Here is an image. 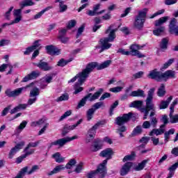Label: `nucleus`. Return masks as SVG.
I'll use <instances>...</instances> for the list:
<instances>
[{"label":"nucleus","instance_id":"54","mask_svg":"<svg viewBox=\"0 0 178 178\" xmlns=\"http://www.w3.org/2000/svg\"><path fill=\"white\" fill-rule=\"evenodd\" d=\"M69 62H72V60H65L63 58H61L57 63V66H60L61 67H63V66H66Z\"/></svg>","mask_w":178,"mask_h":178},{"label":"nucleus","instance_id":"34","mask_svg":"<svg viewBox=\"0 0 178 178\" xmlns=\"http://www.w3.org/2000/svg\"><path fill=\"white\" fill-rule=\"evenodd\" d=\"M148 163V160H143L141 163H139L138 165L134 168V170L136 172H140V170H143L145 165Z\"/></svg>","mask_w":178,"mask_h":178},{"label":"nucleus","instance_id":"36","mask_svg":"<svg viewBox=\"0 0 178 178\" xmlns=\"http://www.w3.org/2000/svg\"><path fill=\"white\" fill-rule=\"evenodd\" d=\"M81 86H83V83H76L74 86V94L76 95L77 94H79V92H81V91H83V90H84V88L81 87Z\"/></svg>","mask_w":178,"mask_h":178},{"label":"nucleus","instance_id":"59","mask_svg":"<svg viewBox=\"0 0 178 178\" xmlns=\"http://www.w3.org/2000/svg\"><path fill=\"white\" fill-rule=\"evenodd\" d=\"M170 116V123H177L178 122V115H173V114L172 115H169Z\"/></svg>","mask_w":178,"mask_h":178},{"label":"nucleus","instance_id":"39","mask_svg":"<svg viewBox=\"0 0 178 178\" xmlns=\"http://www.w3.org/2000/svg\"><path fill=\"white\" fill-rule=\"evenodd\" d=\"M136 158V152H131L129 155H127L122 159V162H127V161H134Z\"/></svg>","mask_w":178,"mask_h":178},{"label":"nucleus","instance_id":"21","mask_svg":"<svg viewBox=\"0 0 178 178\" xmlns=\"http://www.w3.org/2000/svg\"><path fill=\"white\" fill-rule=\"evenodd\" d=\"M22 8L14 10L13 15L15 18L10 22V24H17V23H20L22 20Z\"/></svg>","mask_w":178,"mask_h":178},{"label":"nucleus","instance_id":"12","mask_svg":"<svg viewBox=\"0 0 178 178\" xmlns=\"http://www.w3.org/2000/svg\"><path fill=\"white\" fill-rule=\"evenodd\" d=\"M28 87L29 86L22 87V88H17L14 90H12L10 89H7L5 91V94L9 98H16V97H19V95H22V94H23V91H26Z\"/></svg>","mask_w":178,"mask_h":178},{"label":"nucleus","instance_id":"57","mask_svg":"<svg viewBox=\"0 0 178 178\" xmlns=\"http://www.w3.org/2000/svg\"><path fill=\"white\" fill-rule=\"evenodd\" d=\"M67 33V29H60V31H58V38H60L62 37H65Z\"/></svg>","mask_w":178,"mask_h":178},{"label":"nucleus","instance_id":"26","mask_svg":"<svg viewBox=\"0 0 178 178\" xmlns=\"http://www.w3.org/2000/svg\"><path fill=\"white\" fill-rule=\"evenodd\" d=\"M169 44V39L166 38H163L160 44H159V47L160 49H161V51H163V52H165V51H166L168 49V44Z\"/></svg>","mask_w":178,"mask_h":178},{"label":"nucleus","instance_id":"44","mask_svg":"<svg viewBox=\"0 0 178 178\" xmlns=\"http://www.w3.org/2000/svg\"><path fill=\"white\" fill-rule=\"evenodd\" d=\"M83 169H84V163L80 162L78 165H76L74 172H75V173H81Z\"/></svg>","mask_w":178,"mask_h":178},{"label":"nucleus","instance_id":"15","mask_svg":"<svg viewBox=\"0 0 178 178\" xmlns=\"http://www.w3.org/2000/svg\"><path fill=\"white\" fill-rule=\"evenodd\" d=\"M105 124V122L99 121L97 122L93 127H92L88 131V134L92 140L95 137V134H97V129L99 127V126H104Z\"/></svg>","mask_w":178,"mask_h":178},{"label":"nucleus","instance_id":"61","mask_svg":"<svg viewBox=\"0 0 178 178\" xmlns=\"http://www.w3.org/2000/svg\"><path fill=\"white\" fill-rule=\"evenodd\" d=\"M12 108V106H8L6 107L1 112V116H6L8 113H9V111H10V108Z\"/></svg>","mask_w":178,"mask_h":178},{"label":"nucleus","instance_id":"13","mask_svg":"<svg viewBox=\"0 0 178 178\" xmlns=\"http://www.w3.org/2000/svg\"><path fill=\"white\" fill-rule=\"evenodd\" d=\"M133 116V113L129 112L127 114H123L122 116H119L115 118V123L118 126H123L125 123H127L130 119H131V117Z\"/></svg>","mask_w":178,"mask_h":178},{"label":"nucleus","instance_id":"45","mask_svg":"<svg viewBox=\"0 0 178 178\" xmlns=\"http://www.w3.org/2000/svg\"><path fill=\"white\" fill-rule=\"evenodd\" d=\"M45 123V119L42 118L38 121L32 122L31 124V127H37V126H41Z\"/></svg>","mask_w":178,"mask_h":178},{"label":"nucleus","instance_id":"35","mask_svg":"<svg viewBox=\"0 0 178 178\" xmlns=\"http://www.w3.org/2000/svg\"><path fill=\"white\" fill-rule=\"evenodd\" d=\"M163 33H165V26H160L153 31V34L157 37L162 35Z\"/></svg>","mask_w":178,"mask_h":178},{"label":"nucleus","instance_id":"30","mask_svg":"<svg viewBox=\"0 0 178 178\" xmlns=\"http://www.w3.org/2000/svg\"><path fill=\"white\" fill-rule=\"evenodd\" d=\"M143 102L141 100H135L129 104V108H136V109H140L143 106Z\"/></svg>","mask_w":178,"mask_h":178},{"label":"nucleus","instance_id":"46","mask_svg":"<svg viewBox=\"0 0 178 178\" xmlns=\"http://www.w3.org/2000/svg\"><path fill=\"white\" fill-rule=\"evenodd\" d=\"M62 101H69V94L64 93L56 99V102H62Z\"/></svg>","mask_w":178,"mask_h":178},{"label":"nucleus","instance_id":"19","mask_svg":"<svg viewBox=\"0 0 178 178\" xmlns=\"http://www.w3.org/2000/svg\"><path fill=\"white\" fill-rule=\"evenodd\" d=\"M177 24V19L176 18H172L169 24V32L170 34H175V35H178V26Z\"/></svg>","mask_w":178,"mask_h":178},{"label":"nucleus","instance_id":"6","mask_svg":"<svg viewBox=\"0 0 178 178\" xmlns=\"http://www.w3.org/2000/svg\"><path fill=\"white\" fill-rule=\"evenodd\" d=\"M112 155H113V150L112 148L105 149L100 152V156H102V158H106V159L104 160L102 163H100L98 166V170H99L102 175L106 173V163H108V159H112Z\"/></svg>","mask_w":178,"mask_h":178},{"label":"nucleus","instance_id":"17","mask_svg":"<svg viewBox=\"0 0 178 178\" xmlns=\"http://www.w3.org/2000/svg\"><path fill=\"white\" fill-rule=\"evenodd\" d=\"M81 123H83V119H80L74 125H65L63 129L62 136L63 137H65V136H66V134H67V133H69V131H70L72 130H74L76 129V127H77V126H79V124H81Z\"/></svg>","mask_w":178,"mask_h":178},{"label":"nucleus","instance_id":"25","mask_svg":"<svg viewBox=\"0 0 178 178\" xmlns=\"http://www.w3.org/2000/svg\"><path fill=\"white\" fill-rule=\"evenodd\" d=\"M95 175H99V178H104L106 175V173L102 174L98 170V167L96 170L91 171L90 172L88 173L87 178H94L95 177Z\"/></svg>","mask_w":178,"mask_h":178},{"label":"nucleus","instance_id":"62","mask_svg":"<svg viewBox=\"0 0 178 178\" xmlns=\"http://www.w3.org/2000/svg\"><path fill=\"white\" fill-rule=\"evenodd\" d=\"M122 90H123V87L121 86H117L115 88H110V91H111V92H120Z\"/></svg>","mask_w":178,"mask_h":178},{"label":"nucleus","instance_id":"64","mask_svg":"<svg viewBox=\"0 0 178 178\" xmlns=\"http://www.w3.org/2000/svg\"><path fill=\"white\" fill-rule=\"evenodd\" d=\"M76 26V20L72 19L68 22V25L67 26V29H73Z\"/></svg>","mask_w":178,"mask_h":178},{"label":"nucleus","instance_id":"43","mask_svg":"<svg viewBox=\"0 0 178 178\" xmlns=\"http://www.w3.org/2000/svg\"><path fill=\"white\" fill-rule=\"evenodd\" d=\"M59 6V12L60 13H63V12H66L67 10V6L65 4V1H58Z\"/></svg>","mask_w":178,"mask_h":178},{"label":"nucleus","instance_id":"3","mask_svg":"<svg viewBox=\"0 0 178 178\" xmlns=\"http://www.w3.org/2000/svg\"><path fill=\"white\" fill-rule=\"evenodd\" d=\"M40 95V89L38 88H34L30 91L29 97L30 98L28 100L27 104H19L18 106H15L14 108L10 110V115H13L17 113V112H19V111L26 109L27 108V105H33V104H35L37 102V97Z\"/></svg>","mask_w":178,"mask_h":178},{"label":"nucleus","instance_id":"1","mask_svg":"<svg viewBox=\"0 0 178 178\" xmlns=\"http://www.w3.org/2000/svg\"><path fill=\"white\" fill-rule=\"evenodd\" d=\"M147 77L152 80H156V81H168L169 79H176V71L169 70L162 72L154 69L149 72Z\"/></svg>","mask_w":178,"mask_h":178},{"label":"nucleus","instance_id":"9","mask_svg":"<svg viewBox=\"0 0 178 178\" xmlns=\"http://www.w3.org/2000/svg\"><path fill=\"white\" fill-rule=\"evenodd\" d=\"M175 129H171L168 131L165 132L164 129H154L149 132V136L151 137H152V136H161L164 133L165 141V143H168V141H169V138H170V134H175Z\"/></svg>","mask_w":178,"mask_h":178},{"label":"nucleus","instance_id":"60","mask_svg":"<svg viewBox=\"0 0 178 178\" xmlns=\"http://www.w3.org/2000/svg\"><path fill=\"white\" fill-rule=\"evenodd\" d=\"M9 44H10V40L2 39L0 40V47H5L6 45H9Z\"/></svg>","mask_w":178,"mask_h":178},{"label":"nucleus","instance_id":"20","mask_svg":"<svg viewBox=\"0 0 178 178\" xmlns=\"http://www.w3.org/2000/svg\"><path fill=\"white\" fill-rule=\"evenodd\" d=\"M45 49L49 55H59L60 54V49L53 44L46 46Z\"/></svg>","mask_w":178,"mask_h":178},{"label":"nucleus","instance_id":"31","mask_svg":"<svg viewBox=\"0 0 178 178\" xmlns=\"http://www.w3.org/2000/svg\"><path fill=\"white\" fill-rule=\"evenodd\" d=\"M131 97H142L144 98L145 97V94L144 93V90L141 89H138V90H134L131 92Z\"/></svg>","mask_w":178,"mask_h":178},{"label":"nucleus","instance_id":"14","mask_svg":"<svg viewBox=\"0 0 178 178\" xmlns=\"http://www.w3.org/2000/svg\"><path fill=\"white\" fill-rule=\"evenodd\" d=\"M129 55L132 56H138V58H145V55L142 54L138 49H141V47L138 44H131L129 47Z\"/></svg>","mask_w":178,"mask_h":178},{"label":"nucleus","instance_id":"27","mask_svg":"<svg viewBox=\"0 0 178 178\" xmlns=\"http://www.w3.org/2000/svg\"><path fill=\"white\" fill-rule=\"evenodd\" d=\"M173 99V96H170L166 101H161L160 105H159V109H166L168 106H169V104H170V102Z\"/></svg>","mask_w":178,"mask_h":178},{"label":"nucleus","instance_id":"33","mask_svg":"<svg viewBox=\"0 0 178 178\" xmlns=\"http://www.w3.org/2000/svg\"><path fill=\"white\" fill-rule=\"evenodd\" d=\"M52 158H54L57 162V163H62V162H65V157L60 156V153L56 152L52 155Z\"/></svg>","mask_w":178,"mask_h":178},{"label":"nucleus","instance_id":"58","mask_svg":"<svg viewBox=\"0 0 178 178\" xmlns=\"http://www.w3.org/2000/svg\"><path fill=\"white\" fill-rule=\"evenodd\" d=\"M70 115H72V111H66L63 115H61V117L59 119L60 122H62V120H63L64 119H66V118H67L68 116H70Z\"/></svg>","mask_w":178,"mask_h":178},{"label":"nucleus","instance_id":"40","mask_svg":"<svg viewBox=\"0 0 178 178\" xmlns=\"http://www.w3.org/2000/svg\"><path fill=\"white\" fill-rule=\"evenodd\" d=\"M102 13H105V10H102L100 12H95L94 10H88L86 12V15L88 16H98V15H102Z\"/></svg>","mask_w":178,"mask_h":178},{"label":"nucleus","instance_id":"7","mask_svg":"<svg viewBox=\"0 0 178 178\" xmlns=\"http://www.w3.org/2000/svg\"><path fill=\"white\" fill-rule=\"evenodd\" d=\"M104 92V89L99 88V90L95 94L92 95V93H89L86 96H85L78 104L76 108L80 109V108H83L84 105H86V103L87 102V99H89L90 102H92V101H95V99H98L99 97H101V94Z\"/></svg>","mask_w":178,"mask_h":178},{"label":"nucleus","instance_id":"5","mask_svg":"<svg viewBox=\"0 0 178 178\" xmlns=\"http://www.w3.org/2000/svg\"><path fill=\"white\" fill-rule=\"evenodd\" d=\"M147 13H148L147 8H144L143 10L138 11L134 22V29H135V30L138 31H143V30H144V23H145Z\"/></svg>","mask_w":178,"mask_h":178},{"label":"nucleus","instance_id":"32","mask_svg":"<svg viewBox=\"0 0 178 178\" xmlns=\"http://www.w3.org/2000/svg\"><path fill=\"white\" fill-rule=\"evenodd\" d=\"M168 19H169V17H162L158 20L155 21L154 26L156 27H160V26H162L163 23H166L168 22Z\"/></svg>","mask_w":178,"mask_h":178},{"label":"nucleus","instance_id":"11","mask_svg":"<svg viewBox=\"0 0 178 178\" xmlns=\"http://www.w3.org/2000/svg\"><path fill=\"white\" fill-rule=\"evenodd\" d=\"M79 136H74L72 137H65L63 138L58 139L50 143V148L54 147V145L58 147V148H62L67 144V143H70V141H73V140H77Z\"/></svg>","mask_w":178,"mask_h":178},{"label":"nucleus","instance_id":"24","mask_svg":"<svg viewBox=\"0 0 178 178\" xmlns=\"http://www.w3.org/2000/svg\"><path fill=\"white\" fill-rule=\"evenodd\" d=\"M35 151V150L34 149H30L29 152H24L25 154H24L21 156L17 158L16 163H22V162L23 161V159L27 158V156H29L30 155H33V154H34Z\"/></svg>","mask_w":178,"mask_h":178},{"label":"nucleus","instance_id":"2","mask_svg":"<svg viewBox=\"0 0 178 178\" xmlns=\"http://www.w3.org/2000/svg\"><path fill=\"white\" fill-rule=\"evenodd\" d=\"M112 27L113 26L111 25L108 26V29L106 31V34H108V38H104L102 39H100V45L101 46H96L97 49L101 48L100 52H104V51L106 49H109L112 47V44L109 42H113L115 40V38H116V31H118V29H112ZM110 31V33H109Z\"/></svg>","mask_w":178,"mask_h":178},{"label":"nucleus","instance_id":"47","mask_svg":"<svg viewBox=\"0 0 178 178\" xmlns=\"http://www.w3.org/2000/svg\"><path fill=\"white\" fill-rule=\"evenodd\" d=\"M76 163H77V161H76V159H72L66 164L65 168H66V169H72V168H73V166H76Z\"/></svg>","mask_w":178,"mask_h":178},{"label":"nucleus","instance_id":"56","mask_svg":"<svg viewBox=\"0 0 178 178\" xmlns=\"http://www.w3.org/2000/svg\"><path fill=\"white\" fill-rule=\"evenodd\" d=\"M165 13V9L159 10V11L156 12L154 14L149 17V19H154L156 17V16H159V15H163Z\"/></svg>","mask_w":178,"mask_h":178},{"label":"nucleus","instance_id":"8","mask_svg":"<svg viewBox=\"0 0 178 178\" xmlns=\"http://www.w3.org/2000/svg\"><path fill=\"white\" fill-rule=\"evenodd\" d=\"M112 61L111 60H108L102 63V64H99L97 62H91L87 64L86 69H88V72L91 73L92 70L95 69V67L97 69V70H102V69H106V67H109V65Z\"/></svg>","mask_w":178,"mask_h":178},{"label":"nucleus","instance_id":"42","mask_svg":"<svg viewBox=\"0 0 178 178\" xmlns=\"http://www.w3.org/2000/svg\"><path fill=\"white\" fill-rule=\"evenodd\" d=\"M99 149H101V145H99L97 140H95V144L92 145L90 147V151H92V152H97V151H99Z\"/></svg>","mask_w":178,"mask_h":178},{"label":"nucleus","instance_id":"53","mask_svg":"<svg viewBox=\"0 0 178 178\" xmlns=\"http://www.w3.org/2000/svg\"><path fill=\"white\" fill-rule=\"evenodd\" d=\"M13 6H11L8 10L7 12L5 13V14L3 15L5 19L6 20H10V15L12 13V11L13 10Z\"/></svg>","mask_w":178,"mask_h":178},{"label":"nucleus","instance_id":"37","mask_svg":"<svg viewBox=\"0 0 178 178\" xmlns=\"http://www.w3.org/2000/svg\"><path fill=\"white\" fill-rule=\"evenodd\" d=\"M94 113H95V109L94 108H89L86 112L87 120L90 122L91 119L94 117Z\"/></svg>","mask_w":178,"mask_h":178},{"label":"nucleus","instance_id":"22","mask_svg":"<svg viewBox=\"0 0 178 178\" xmlns=\"http://www.w3.org/2000/svg\"><path fill=\"white\" fill-rule=\"evenodd\" d=\"M131 166H133L132 162H127L125 164H124L120 171V175L126 176V175H127L129 172H130V169H131Z\"/></svg>","mask_w":178,"mask_h":178},{"label":"nucleus","instance_id":"18","mask_svg":"<svg viewBox=\"0 0 178 178\" xmlns=\"http://www.w3.org/2000/svg\"><path fill=\"white\" fill-rule=\"evenodd\" d=\"M37 67H39L40 70H44V72H49V70H52L54 67L51 65L47 62H45L42 60H40L39 63L35 64Z\"/></svg>","mask_w":178,"mask_h":178},{"label":"nucleus","instance_id":"10","mask_svg":"<svg viewBox=\"0 0 178 178\" xmlns=\"http://www.w3.org/2000/svg\"><path fill=\"white\" fill-rule=\"evenodd\" d=\"M88 76H90V72L87 69V67H86V68L83 69L82 72L76 74L74 78L70 80L68 83H74V81H76V80L78 79V81L76 83L83 84V83L87 80Z\"/></svg>","mask_w":178,"mask_h":178},{"label":"nucleus","instance_id":"16","mask_svg":"<svg viewBox=\"0 0 178 178\" xmlns=\"http://www.w3.org/2000/svg\"><path fill=\"white\" fill-rule=\"evenodd\" d=\"M24 141H22L20 143H19L18 144H17V145H15L14 147H13L10 150V152L8 154V158L9 159H12L13 158V156H15V155H16V153L19 152V151H20V149H22V148H23V147H24Z\"/></svg>","mask_w":178,"mask_h":178},{"label":"nucleus","instance_id":"28","mask_svg":"<svg viewBox=\"0 0 178 178\" xmlns=\"http://www.w3.org/2000/svg\"><path fill=\"white\" fill-rule=\"evenodd\" d=\"M40 143H41V140H37L35 142L29 143L24 148V152H29V149H30V148H35V147H38Z\"/></svg>","mask_w":178,"mask_h":178},{"label":"nucleus","instance_id":"23","mask_svg":"<svg viewBox=\"0 0 178 178\" xmlns=\"http://www.w3.org/2000/svg\"><path fill=\"white\" fill-rule=\"evenodd\" d=\"M40 76V72L33 71L31 74L26 75L22 80L23 83H27L29 80H34V79H37Z\"/></svg>","mask_w":178,"mask_h":178},{"label":"nucleus","instance_id":"55","mask_svg":"<svg viewBox=\"0 0 178 178\" xmlns=\"http://www.w3.org/2000/svg\"><path fill=\"white\" fill-rule=\"evenodd\" d=\"M39 169H40V166L35 165L32 166L31 170L26 171V173H27L28 175H33V173L37 172V170H39Z\"/></svg>","mask_w":178,"mask_h":178},{"label":"nucleus","instance_id":"4","mask_svg":"<svg viewBox=\"0 0 178 178\" xmlns=\"http://www.w3.org/2000/svg\"><path fill=\"white\" fill-rule=\"evenodd\" d=\"M154 92H155V88H152L147 92V97L145 100L146 106L145 108H140L141 112L145 113L143 116V120L147 119L150 111H156V108L152 100L154 99Z\"/></svg>","mask_w":178,"mask_h":178},{"label":"nucleus","instance_id":"49","mask_svg":"<svg viewBox=\"0 0 178 178\" xmlns=\"http://www.w3.org/2000/svg\"><path fill=\"white\" fill-rule=\"evenodd\" d=\"M143 133V129L141 126H137L134 131H132V136H138V134H141Z\"/></svg>","mask_w":178,"mask_h":178},{"label":"nucleus","instance_id":"52","mask_svg":"<svg viewBox=\"0 0 178 178\" xmlns=\"http://www.w3.org/2000/svg\"><path fill=\"white\" fill-rule=\"evenodd\" d=\"M119 105V102L115 101L111 106L109 110V115L112 116L113 115V111L115 110V108H116Z\"/></svg>","mask_w":178,"mask_h":178},{"label":"nucleus","instance_id":"63","mask_svg":"<svg viewBox=\"0 0 178 178\" xmlns=\"http://www.w3.org/2000/svg\"><path fill=\"white\" fill-rule=\"evenodd\" d=\"M26 126H27V121H23L17 127V131H22V130H23Z\"/></svg>","mask_w":178,"mask_h":178},{"label":"nucleus","instance_id":"41","mask_svg":"<svg viewBox=\"0 0 178 178\" xmlns=\"http://www.w3.org/2000/svg\"><path fill=\"white\" fill-rule=\"evenodd\" d=\"M165 94H166V90H165V84L162 83L159 88L157 95L158 97H164Z\"/></svg>","mask_w":178,"mask_h":178},{"label":"nucleus","instance_id":"29","mask_svg":"<svg viewBox=\"0 0 178 178\" xmlns=\"http://www.w3.org/2000/svg\"><path fill=\"white\" fill-rule=\"evenodd\" d=\"M64 169H65V165H59L56 166V168H54L53 170L49 172L47 175L48 176H52V175H56V173H59L60 170H63Z\"/></svg>","mask_w":178,"mask_h":178},{"label":"nucleus","instance_id":"48","mask_svg":"<svg viewBox=\"0 0 178 178\" xmlns=\"http://www.w3.org/2000/svg\"><path fill=\"white\" fill-rule=\"evenodd\" d=\"M92 108H93L95 111H97V109L101 108H105V103H104V102H98L95 103Z\"/></svg>","mask_w":178,"mask_h":178},{"label":"nucleus","instance_id":"51","mask_svg":"<svg viewBox=\"0 0 178 178\" xmlns=\"http://www.w3.org/2000/svg\"><path fill=\"white\" fill-rule=\"evenodd\" d=\"M175 63V58H170L169 59L167 62H165L163 67L162 69L165 70V69H168V67H169V66L172 65V63Z\"/></svg>","mask_w":178,"mask_h":178},{"label":"nucleus","instance_id":"38","mask_svg":"<svg viewBox=\"0 0 178 178\" xmlns=\"http://www.w3.org/2000/svg\"><path fill=\"white\" fill-rule=\"evenodd\" d=\"M50 9H52V6L47 7L46 8L43 9L42 11H40L38 14L35 15L33 17V19H35V20H37V19H40L45 12H47V10H49Z\"/></svg>","mask_w":178,"mask_h":178},{"label":"nucleus","instance_id":"50","mask_svg":"<svg viewBox=\"0 0 178 178\" xmlns=\"http://www.w3.org/2000/svg\"><path fill=\"white\" fill-rule=\"evenodd\" d=\"M54 76H55V74H50L46 75L44 77V80L45 83H47V84H49V83H51Z\"/></svg>","mask_w":178,"mask_h":178}]
</instances>
